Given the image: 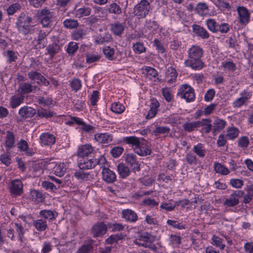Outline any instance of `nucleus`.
Wrapping results in <instances>:
<instances>
[{
	"label": "nucleus",
	"instance_id": "nucleus-1",
	"mask_svg": "<svg viewBox=\"0 0 253 253\" xmlns=\"http://www.w3.org/2000/svg\"><path fill=\"white\" fill-rule=\"evenodd\" d=\"M203 54L204 50L201 46L192 45L187 51V58L184 60V66L194 70H202L205 66L201 59Z\"/></svg>",
	"mask_w": 253,
	"mask_h": 253
},
{
	"label": "nucleus",
	"instance_id": "nucleus-2",
	"mask_svg": "<svg viewBox=\"0 0 253 253\" xmlns=\"http://www.w3.org/2000/svg\"><path fill=\"white\" fill-rule=\"evenodd\" d=\"M33 18L22 12L17 17L15 27L18 32L25 36L34 33Z\"/></svg>",
	"mask_w": 253,
	"mask_h": 253
},
{
	"label": "nucleus",
	"instance_id": "nucleus-3",
	"mask_svg": "<svg viewBox=\"0 0 253 253\" xmlns=\"http://www.w3.org/2000/svg\"><path fill=\"white\" fill-rule=\"evenodd\" d=\"M155 241V237L154 236L148 233H144L135 239L134 243L139 246L148 248L152 251H156L157 248L153 244Z\"/></svg>",
	"mask_w": 253,
	"mask_h": 253
},
{
	"label": "nucleus",
	"instance_id": "nucleus-4",
	"mask_svg": "<svg viewBox=\"0 0 253 253\" xmlns=\"http://www.w3.org/2000/svg\"><path fill=\"white\" fill-rule=\"evenodd\" d=\"M151 9L149 2L147 0H142L134 7L133 13L138 19L144 18Z\"/></svg>",
	"mask_w": 253,
	"mask_h": 253
},
{
	"label": "nucleus",
	"instance_id": "nucleus-5",
	"mask_svg": "<svg viewBox=\"0 0 253 253\" xmlns=\"http://www.w3.org/2000/svg\"><path fill=\"white\" fill-rule=\"evenodd\" d=\"M8 189L10 195L13 197L21 196L23 193V185L20 179L11 180L8 184Z\"/></svg>",
	"mask_w": 253,
	"mask_h": 253
},
{
	"label": "nucleus",
	"instance_id": "nucleus-6",
	"mask_svg": "<svg viewBox=\"0 0 253 253\" xmlns=\"http://www.w3.org/2000/svg\"><path fill=\"white\" fill-rule=\"evenodd\" d=\"M41 23L43 27L47 28L51 26L52 22L55 20L54 13L50 10L43 8L40 11Z\"/></svg>",
	"mask_w": 253,
	"mask_h": 253
},
{
	"label": "nucleus",
	"instance_id": "nucleus-7",
	"mask_svg": "<svg viewBox=\"0 0 253 253\" xmlns=\"http://www.w3.org/2000/svg\"><path fill=\"white\" fill-rule=\"evenodd\" d=\"M244 195L243 190H234L223 202V205L227 207H233L239 204V198Z\"/></svg>",
	"mask_w": 253,
	"mask_h": 253
},
{
	"label": "nucleus",
	"instance_id": "nucleus-8",
	"mask_svg": "<svg viewBox=\"0 0 253 253\" xmlns=\"http://www.w3.org/2000/svg\"><path fill=\"white\" fill-rule=\"evenodd\" d=\"M251 97L252 92L251 91L244 90L240 93V97L233 102V107L234 108H239L243 106L248 105Z\"/></svg>",
	"mask_w": 253,
	"mask_h": 253
},
{
	"label": "nucleus",
	"instance_id": "nucleus-9",
	"mask_svg": "<svg viewBox=\"0 0 253 253\" xmlns=\"http://www.w3.org/2000/svg\"><path fill=\"white\" fill-rule=\"evenodd\" d=\"M239 22L244 26L247 25L250 20V13L247 8L239 6L237 8Z\"/></svg>",
	"mask_w": 253,
	"mask_h": 253
},
{
	"label": "nucleus",
	"instance_id": "nucleus-10",
	"mask_svg": "<svg viewBox=\"0 0 253 253\" xmlns=\"http://www.w3.org/2000/svg\"><path fill=\"white\" fill-rule=\"evenodd\" d=\"M126 163L131 168L134 172L140 170V164L137 159L136 156L132 153H128L125 158Z\"/></svg>",
	"mask_w": 253,
	"mask_h": 253
},
{
	"label": "nucleus",
	"instance_id": "nucleus-11",
	"mask_svg": "<svg viewBox=\"0 0 253 253\" xmlns=\"http://www.w3.org/2000/svg\"><path fill=\"white\" fill-rule=\"evenodd\" d=\"M134 152L140 156H146L151 154L152 150L147 142L142 139Z\"/></svg>",
	"mask_w": 253,
	"mask_h": 253
},
{
	"label": "nucleus",
	"instance_id": "nucleus-12",
	"mask_svg": "<svg viewBox=\"0 0 253 253\" xmlns=\"http://www.w3.org/2000/svg\"><path fill=\"white\" fill-rule=\"evenodd\" d=\"M50 32V31L44 30H40L38 31L35 40L37 42V45H40V48H44L46 46L47 42L45 40Z\"/></svg>",
	"mask_w": 253,
	"mask_h": 253
},
{
	"label": "nucleus",
	"instance_id": "nucleus-13",
	"mask_svg": "<svg viewBox=\"0 0 253 253\" xmlns=\"http://www.w3.org/2000/svg\"><path fill=\"white\" fill-rule=\"evenodd\" d=\"M107 230L106 225L102 222L95 224L91 229V234L94 237H100L104 235Z\"/></svg>",
	"mask_w": 253,
	"mask_h": 253
},
{
	"label": "nucleus",
	"instance_id": "nucleus-14",
	"mask_svg": "<svg viewBox=\"0 0 253 253\" xmlns=\"http://www.w3.org/2000/svg\"><path fill=\"white\" fill-rule=\"evenodd\" d=\"M96 159L88 158L79 160L78 166L80 169L85 170L94 168L96 166Z\"/></svg>",
	"mask_w": 253,
	"mask_h": 253
},
{
	"label": "nucleus",
	"instance_id": "nucleus-15",
	"mask_svg": "<svg viewBox=\"0 0 253 253\" xmlns=\"http://www.w3.org/2000/svg\"><path fill=\"white\" fill-rule=\"evenodd\" d=\"M103 180L108 183H112L116 180L115 173L107 168H104L102 171Z\"/></svg>",
	"mask_w": 253,
	"mask_h": 253
},
{
	"label": "nucleus",
	"instance_id": "nucleus-16",
	"mask_svg": "<svg viewBox=\"0 0 253 253\" xmlns=\"http://www.w3.org/2000/svg\"><path fill=\"white\" fill-rule=\"evenodd\" d=\"M93 150V148L89 144L81 145L78 148V156L81 159L86 158V157L92 153Z\"/></svg>",
	"mask_w": 253,
	"mask_h": 253
},
{
	"label": "nucleus",
	"instance_id": "nucleus-17",
	"mask_svg": "<svg viewBox=\"0 0 253 253\" xmlns=\"http://www.w3.org/2000/svg\"><path fill=\"white\" fill-rule=\"evenodd\" d=\"M193 32L199 37L202 39H207L210 37L208 32L203 27L197 24L192 26Z\"/></svg>",
	"mask_w": 253,
	"mask_h": 253
},
{
	"label": "nucleus",
	"instance_id": "nucleus-18",
	"mask_svg": "<svg viewBox=\"0 0 253 253\" xmlns=\"http://www.w3.org/2000/svg\"><path fill=\"white\" fill-rule=\"evenodd\" d=\"M41 142L44 145L51 146L55 143L56 138L52 134L43 133L40 137Z\"/></svg>",
	"mask_w": 253,
	"mask_h": 253
},
{
	"label": "nucleus",
	"instance_id": "nucleus-19",
	"mask_svg": "<svg viewBox=\"0 0 253 253\" xmlns=\"http://www.w3.org/2000/svg\"><path fill=\"white\" fill-rule=\"evenodd\" d=\"M141 140L142 139H140L136 136H130L123 138V142L129 145L135 151L137 147L140 144Z\"/></svg>",
	"mask_w": 253,
	"mask_h": 253
},
{
	"label": "nucleus",
	"instance_id": "nucleus-20",
	"mask_svg": "<svg viewBox=\"0 0 253 253\" xmlns=\"http://www.w3.org/2000/svg\"><path fill=\"white\" fill-rule=\"evenodd\" d=\"M36 111L34 108L28 107L24 106L20 108L19 110V115L23 119H27L33 117Z\"/></svg>",
	"mask_w": 253,
	"mask_h": 253
},
{
	"label": "nucleus",
	"instance_id": "nucleus-21",
	"mask_svg": "<svg viewBox=\"0 0 253 253\" xmlns=\"http://www.w3.org/2000/svg\"><path fill=\"white\" fill-rule=\"evenodd\" d=\"M106 11L110 14L118 15L122 13V8L115 2H112L106 6Z\"/></svg>",
	"mask_w": 253,
	"mask_h": 253
},
{
	"label": "nucleus",
	"instance_id": "nucleus-22",
	"mask_svg": "<svg viewBox=\"0 0 253 253\" xmlns=\"http://www.w3.org/2000/svg\"><path fill=\"white\" fill-rule=\"evenodd\" d=\"M94 139L100 143H109L112 141L113 136L108 133H96L94 135Z\"/></svg>",
	"mask_w": 253,
	"mask_h": 253
},
{
	"label": "nucleus",
	"instance_id": "nucleus-23",
	"mask_svg": "<svg viewBox=\"0 0 253 253\" xmlns=\"http://www.w3.org/2000/svg\"><path fill=\"white\" fill-rule=\"evenodd\" d=\"M38 87L37 86L32 85L30 83H23L20 84L18 91L21 94H27L30 92H35V90Z\"/></svg>",
	"mask_w": 253,
	"mask_h": 253
},
{
	"label": "nucleus",
	"instance_id": "nucleus-24",
	"mask_svg": "<svg viewBox=\"0 0 253 253\" xmlns=\"http://www.w3.org/2000/svg\"><path fill=\"white\" fill-rule=\"evenodd\" d=\"M122 215L123 217L129 222H134L138 219L137 214L131 210L126 209L123 210L122 211Z\"/></svg>",
	"mask_w": 253,
	"mask_h": 253
},
{
	"label": "nucleus",
	"instance_id": "nucleus-25",
	"mask_svg": "<svg viewBox=\"0 0 253 253\" xmlns=\"http://www.w3.org/2000/svg\"><path fill=\"white\" fill-rule=\"evenodd\" d=\"M226 125V122L222 119L216 118L213 122V133L215 134L224 129Z\"/></svg>",
	"mask_w": 253,
	"mask_h": 253
},
{
	"label": "nucleus",
	"instance_id": "nucleus-26",
	"mask_svg": "<svg viewBox=\"0 0 253 253\" xmlns=\"http://www.w3.org/2000/svg\"><path fill=\"white\" fill-rule=\"evenodd\" d=\"M117 171L119 175L122 178L127 177L130 173V171L127 166L123 163H120L117 166Z\"/></svg>",
	"mask_w": 253,
	"mask_h": 253
},
{
	"label": "nucleus",
	"instance_id": "nucleus-27",
	"mask_svg": "<svg viewBox=\"0 0 253 253\" xmlns=\"http://www.w3.org/2000/svg\"><path fill=\"white\" fill-rule=\"evenodd\" d=\"M39 214L44 218V220L47 219L49 221L54 220L57 216V213L55 211L47 210L41 211Z\"/></svg>",
	"mask_w": 253,
	"mask_h": 253
},
{
	"label": "nucleus",
	"instance_id": "nucleus-28",
	"mask_svg": "<svg viewBox=\"0 0 253 253\" xmlns=\"http://www.w3.org/2000/svg\"><path fill=\"white\" fill-rule=\"evenodd\" d=\"M47 53L52 58L60 50V45L56 43L49 44L46 46Z\"/></svg>",
	"mask_w": 253,
	"mask_h": 253
},
{
	"label": "nucleus",
	"instance_id": "nucleus-29",
	"mask_svg": "<svg viewBox=\"0 0 253 253\" xmlns=\"http://www.w3.org/2000/svg\"><path fill=\"white\" fill-rule=\"evenodd\" d=\"M17 147L21 151H24L27 156H32L33 152L32 149L29 148L28 143L26 140H21L17 143Z\"/></svg>",
	"mask_w": 253,
	"mask_h": 253
},
{
	"label": "nucleus",
	"instance_id": "nucleus-30",
	"mask_svg": "<svg viewBox=\"0 0 253 253\" xmlns=\"http://www.w3.org/2000/svg\"><path fill=\"white\" fill-rule=\"evenodd\" d=\"M79 25L78 20L74 19L67 18L63 21V25L67 29H76Z\"/></svg>",
	"mask_w": 253,
	"mask_h": 253
},
{
	"label": "nucleus",
	"instance_id": "nucleus-31",
	"mask_svg": "<svg viewBox=\"0 0 253 253\" xmlns=\"http://www.w3.org/2000/svg\"><path fill=\"white\" fill-rule=\"evenodd\" d=\"M125 27L123 24L119 22L112 24L111 26V30L116 36H120L124 32Z\"/></svg>",
	"mask_w": 253,
	"mask_h": 253
},
{
	"label": "nucleus",
	"instance_id": "nucleus-32",
	"mask_svg": "<svg viewBox=\"0 0 253 253\" xmlns=\"http://www.w3.org/2000/svg\"><path fill=\"white\" fill-rule=\"evenodd\" d=\"M15 143V136L14 134L9 131L6 132L5 146L9 150L14 146Z\"/></svg>",
	"mask_w": 253,
	"mask_h": 253
},
{
	"label": "nucleus",
	"instance_id": "nucleus-33",
	"mask_svg": "<svg viewBox=\"0 0 253 253\" xmlns=\"http://www.w3.org/2000/svg\"><path fill=\"white\" fill-rule=\"evenodd\" d=\"M142 73L149 79L151 80L153 78H155L158 75L157 70L152 67L149 66H144L142 68Z\"/></svg>",
	"mask_w": 253,
	"mask_h": 253
},
{
	"label": "nucleus",
	"instance_id": "nucleus-34",
	"mask_svg": "<svg viewBox=\"0 0 253 253\" xmlns=\"http://www.w3.org/2000/svg\"><path fill=\"white\" fill-rule=\"evenodd\" d=\"M33 225L39 231H43L47 227V222L46 220L39 219L33 221Z\"/></svg>",
	"mask_w": 253,
	"mask_h": 253
},
{
	"label": "nucleus",
	"instance_id": "nucleus-35",
	"mask_svg": "<svg viewBox=\"0 0 253 253\" xmlns=\"http://www.w3.org/2000/svg\"><path fill=\"white\" fill-rule=\"evenodd\" d=\"M91 14V8L88 7L80 8L75 11V14L77 18H82L89 16Z\"/></svg>",
	"mask_w": 253,
	"mask_h": 253
},
{
	"label": "nucleus",
	"instance_id": "nucleus-36",
	"mask_svg": "<svg viewBox=\"0 0 253 253\" xmlns=\"http://www.w3.org/2000/svg\"><path fill=\"white\" fill-rule=\"evenodd\" d=\"M30 196L33 201L37 203L42 202L44 200V195L40 191L32 190L30 192Z\"/></svg>",
	"mask_w": 253,
	"mask_h": 253
},
{
	"label": "nucleus",
	"instance_id": "nucleus-37",
	"mask_svg": "<svg viewBox=\"0 0 253 253\" xmlns=\"http://www.w3.org/2000/svg\"><path fill=\"white\" fill-rule=\"evenodd\" d=\"M211 120L209 119H203L200 121V126H203V129L206 133H209L213 128V124H211Z\"/></svg>",
	"mask_w": 253,
	"mask_h": 253
},
{
	"label": "nucleus",
	"instance_id": "nucleus-38",
	"mask_svg": "<svg viewBox=\"0 0 253 253\" xmlns=\"http://www.w3.org/2000/svg\"><path fill=\"white\" fill-rule=\"evenodd\" d=\"M24 100V96H12L10 99V106L13 108H16L19 106Z\"/></svg>",
	"mask_w": 253,
	"mask_h": 253
},
{
	"label": "nucleus",
	"instance_id": "nucleus-39",
	"mask_svg": "<svg viewBox=\"0 0 253 253\" xmlns=\"http://www.w3.org/2000/svg\"><path fill=\"white\" fill-rule=\"evenodd\" d=\"M195 11L200 15H205L209 13V7L205 2H199L196 5Z\"/></svg>",
	"mask_w": 253,
	"mask_h": 253
},
{
	"label": "nucleus",
	"instance_id": "nucleus-40",
	"mask_svg": "<svg viewBox=\"0 0 253 253\" xmlns=\"http://www.w3.org/2000/svg\"><path fill=\"white\" fill-rule=\"evenodd\" d=\"M200 127V121H195L191 123L186 122L183 125L184 130L187 132L194 131L195 128Z\"/></svg>",
	"mask_w": 253,
	"mask_h": 253
},
{
	"label": "nucleus",
	"instance_id": "nucleus-41",
	"mask_svg": "<svg viewBox=\"0 0 253 253\" xmlns=\"http://www.w3.org/2000/svg\"><path fill=\"white\" fill-rule=\"evenodd\" d=\"M214 169L216 172L222 175H227L230 172L229 170L227 168L218 163L214 164Z\"/></svg>",
	"mask_w": 253,
	"mask_h": 253
},
{
	"label": "nucleus",
	"instance_id": "nucleus-42",
	"mask_svg": "<svg viewBox=\"0 0 253 253\" xmlns=\"http://www.w3.org/2000/svg\"><path fill=\"white\" fill-rule=\"evenodd\" d=\"M206 24L211 32L213 33H217L218 24L216 23L214 19L211 18L207 19L206 21Z\"/></svg>",
	"mask_w": 253,
	"mask_h": 253
},
{
	"label": "nucleus",
	"instance_id": "nucleus-43",
	"mask_svg": "<svg viewBox=\"0 0 253 253\" xmlns=\"http://www.w3.org/2000/svg\"><path fill=\"white\" fill-rule=\"evenodd\" d=\"M193 151L200 157L203 158L205 156L206 150L204 149V145L202 143H198L193 147Z\"/></svg>",
	"mask_w": 253,
	"mask_h": 253
},
{
	"label": "nucleus",
	"instance_id": "nucleus-44",
	"mask_svg": "<svg viewBox=\"0 0 253 253\" xmlns=\"http://www.w3.org/2000/svg\"><path fill=\"white\" fill-rule=\"evenodd\" d=\"M221 67L225 70L234 72L236 69V64L230 60H226L221 63Z\"/></svg>",
	"mask_w": 253,
	"mask_h": 253
},
{
	"label": "nucleus",
	"instance_id": "nucleus-45",
	"mask_svg": "<svg viewBox=\"0 0 253 253\" xmlns=\"http://www.w3.org/2000/svg\"><path fill=\"white\" fill-rule=\"evenodd\" d=\"M191 91H194V89L188 85L184 84L178 89L177 95L180 97H185V94L188 93Z\"/></svg>",
	"mask_w": 253,
	"mask_h": 253
},
{
	"label": "nucleus",
	"instance_id": "nucleus-46",
	"mask_svg": "<svg viewBox=\"0 0 253 253\" xmlns=\"http://www.w3.org/2000/svg\"><path fill=\"white\" fill-rule=\"evenodd\" d=\"M21 5L19 3H14L8 6L7 8V13L8 15H12L17 11L21 9Z\"/></svg>",
	"mask_w": 253,
	"mask_h": 253
},
{
	"label": "nucleus",
	"instance_id": "nucleus-47",
	"mask_svg": "<svg viewBox=\"0 0 253 253\" xmlns=\"http://www.w3.org/2000/svg\"><path fill=\"white\" fill-rule=\"evenodd\" d=\"M86 34L85 30L82 29H78L75 30L72 34V39L74 40L78 41L82 39L84 36Z\"/></svg>",
	"mask_w": 253,
	"mask_h": 253
},
{
	"label": "nucleus",
	"instance_id": "nucleus-48",
	"mask_svg": "<svg viewBox=\"0 0 253 253\" xmlns=\"http://www.w3.org/2000/svg\"><path fill=\"white\" fill-rule=\"evenodd\" d=\"M111 110L117 114H121L125 110L124 106L119 102H114L112 104Z\"/></svg>",
	"mask_w": 253,
	"mask_h": 253
},
{
	"label": "nucleus",
	"instance_id": "nucleus-49",
	"mask_svg": "<svg viewBox=\"0 0 253 253\" xmlns=\"http://www.w3.org/2000/svg\"><path fill=\"white\" fill-rule=\"evenodd\" d=\"M124 238V235L122 233L116 234L111 235L109 238L106 240V242L108 244H112Z\"/></svg>",
	"mask_w": 253,
	"mask_h": 253
},
{
	"label": "nucleus",
	"instance_id": "nucleus-50",
	"mask_svg": "<svg viewBox=\"0 0 253 253\" xmlns=\"http://www.w3.org/2000/svg\"><path fill=\"white\" fill-rule=\"evenodd\" d=\"M238 130L235 127H230L227 130L226 137L227 139L233 140L238 135Z\"/></svg>",
	"mask_w": 253,
	"mask_h": 253
},
{
	"label": "nucleus",
	"instance_id": "nucleus-51",
	"mask_svg": "<svg viewBox=\"0 0 253 253\" xmlns=\"http://www.w3.org/2000/svg\"><path fill=\"white\" fill-rule=\"evenodd\" d=\"M70 85L72 90L77 92L82 87L81 81L79 79L74 78L70 82Z\"/></svg>",
	"mask_w": 253,
	"mask_h": 253
},
{
	"label": "nucleus",
	"instance_id": "nucleus-52",
	"mask_svg": "<svg viewBox=\"0 0 253 253\" xmlns=\"http://www.w3.org/2000/svg\"><path fill=\"white\" fill-rule=\"evenodd\" d=\"M79 48L78 44L75 42H70L67 46L66 51L70 55H74Z\"/></svg>",
	"mask_w": 253,
	"mask_h": 253
},
{
	"label": "nucleus",
	"instance_id": "nucleus-53",
	"mask_svg": "<svg viewBox=\"0 0 253 253\" xmlns=\"http://www.w3.org/2000/svg\"><path fill=\"white\" fill-rule=\"evenodd\" d=\"M212 244L217 247H219L221 250H223L225 248V245L222 244V239L216 236L213 235L212 237Z\"/></svg>",
	"mask_w": 253,
	"mask_h": 253
},
{
	"label": "nucleus",
	"instance_id": "nucleus-54",
	"mask_svg": "<svg viewBox=\"0 0 253 253\" xmlns=\"http://www.w3.org/2000/svg\"><path fill=\"white\" fill-rule=\"evenodd\" d=\"M89 173L82 171H77L74 173V176L79 180H87Z\"/></svg>",
	"mask_w": 253,
	"mask_h": 253
},
{
	"label": "nucleus",
	"instance_id": "nucleus-55",
	"mask_svg": "<svg viewBox=\"0 0 253 253\" xmlns=\"http://www.w3.org/2000/svg\"><path fill=\"white\" fill-rule=\"evenodd\" d=\"M230 30V25L227 23H221L218 25L217 32H219L221 34H226Z\"/></svg>",
	"mask_w": 253,
	"mask_h": 253
},
{
	"label": "nucleus",
	"instance_id": "nucleus-56",
	"mask_svg": "<svg viewBox=\"0 0 253 253\" xmlns=\"http://www.w3.org/2000/svg\"><path fill=\"white\" fill-rule=\"evenodd\" d=\"M133 50L135 53L140 54L145 52L146 48L142 42H137L133 45Z\"/></svg>",
	"mask_w": 253,
	"mask_h": 253
},
{
	"label": "nucleus",
	"instance_id": "nucleus-57",
	"mask_svg": "<svg viewBox=\"0 0 253 253\" xmlns=\"http://www.w3.org/2000/svg\"><path fill=\"white\" fill-rule=\"evenodd\" d=\"M197 160L196 156L191 153H187L185 155V160L190 165H196Z\"/></svg>",
	"mask_w": 253,
	"mask_h": 253
},
{
	"label": "nucleus",
	"instance_id": "nucleus-58",
	"mask_svg": "<svg viewBox=\"0 0 253 253\" xmlns=\"http://www.w3.org/2000/svg\"><path fill=\"white\" fill-rule=\"evenodd\" d=\"M170 129L168 126H157L153 132L155 135L161 134H168L169 132Z\"/></svg>",
	"mask_w": 253,
	"mask_h": 253
},
{
	"label": "nucleus",
	"instance_id": "nucleus-59",
	"mask_svg": "<svg viewBox=\"0 0 253 253\" xmlns=\"http://www.w3.org/2000/svg\"><path fill=\"white\" fill-rule=\"evenodd\" d=\"M145 26L149 29L154 30L158 28L157 22L152 19H146Z\"/></svg>",
	"mask_w": 253,
	"mask_h": 253
},
{
	"label": "nucleus",
	"instance_id": "nucleus-60",
	"mask_svg": "<svg viewBox=\"0 0 253 253\" xmlns=\"http://www.w3.org/2000/svg\"><path fill=\"white\" fill-rule=\"evenodd\" d=\"M42 186L43 188L47 190L50 191H54L58 189V188L53 183L51 182L44 181L42 183Z\"/></svg>",
	"mask_w": 253,
	"mask_h": 253
},
{
	"label": "nucleus",
	"instance_id": "nucleus-61",
	"mask_svg": "<svg viewBox=\"0 0 253 253\" xmlns=\"http://www.w3.org/2000/svg\"><path fill=\"white\" fill-rule=\"evenodd\" d=\"M38 115L42 118H50L53 116V113L49 111L41 108L37 111Z\"/></svg>",
	"mask_w": 253,
	"mask_h": 253
},
{
	"label": "nucleus",
	"instance_id": "nucleus-62",
	"mask_svg": "<svg viewBox=\"0 0 253 253\" xmlns=\"http://www.w3.org/2000/svg\"><path fill=\"white\" fill-rule=\"evenodd\" d=\"M142 204L151 208L156 207L159 205V202L151 198L145 199L143 200Z\"/></svg>",
	"mask_w": 253,
	"mask_h": 253
},
{
	"label": "nucleus",
	"instance_id": "nucleus-63",
	"mask_svg": "<svg viewBox=\"0 0 253 253\" xmlns=\"http://www.w3.org/2000/svg\"><path fill=\"white\" fill-rule=\"evenodd\" d=\"M124 148L120 146L115 147L111 150V154L114 158H118L123 152Z\"/></svg>",
	"mask_w": 253,
	"mask_h": 253
},
{
	"label": "nucleus",
	"instance_id": "nucleus-64",
	"mask_svg": "<svg viewBox=\"0 0 253 253\" xmlns=\"http://www.w3.org/2000/svg\"><path fill=\"white\" fill-rule=\"evenodd\" d=\"M92 248L90 244H84L78 250L77 253H89Z\"/></svg>",
	"mask_w": 253,
	"mask_h": 253
}]
</instances>
